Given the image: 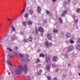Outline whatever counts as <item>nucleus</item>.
Masks as SVG:
<instances>
[{"mask_svg":"<svg viewBox=\"0 0 80 80\" xmlns=\"http://www.w3.org/2000/svg\"><path fill=\"white\" fill-rule=\"evenodd\" d=\"M19 68H16L15 70V72L16 74L17 75H21L22 73V71H24L25 73H27V70L28 68H27V65L25 64L23 67H20V66H19Z\"/></svg>","mask_w":80,"mask_h":80,"instance_id":"obj_1","label":"nucleus"},{"mask_svg":"<svg viewBox=\"0 0 80 80\" xmlns=\"http://www.w3.org/2000/svg\"><path fill=\"white\" fill-rule=\"evenodd\" d=\"M73 48L72 46H70L68 48V49L66 50L67 53H69L70 52H71L73 50Z\"/></svg>","mask_w":80,"mask_h":80,"instance_id":"obj_2","label":"nucleus"},{"mask_svg":"<svg viewBox=\"0 0 80 80\" xmlns=\"http://www.w3.org/2000/svg\"><path fill=\"white\" fill-rule=\"evenodd\" d=\"M47 37L49 40H52V36L50 33H48L47 34Z\"/></svg>","mask_w":80,"mask_h":80,"instance_id":"obj_3","label":"nucleus"},{"mask_svg":"<svg viewBox=\"0 0 80 80\" xmlns=\"http://www.w3.org/2000/svg\"><path fill=\"white\" fill-rule=\"evenodd\" d=\"M17 38V37L15 35H13L11 38V41H14Z\"/></svg>","mask_w":80,"mask_h":80,"instance_id":"obj_4","label":"nucleus"},{"mask_svg":"<svg viewBox=\"0 0 80 80\" xmlns=\"http://www.w3.org/2000/svg\"><path fill=\"white\" fill-rule=\"evenodd\" d=\"M57 59H58V57L57 56H54L52 58V60L53 62H57Z\"/></svg>","mask_w":80,"mask_h":80,"instance_id":"obj_5","label":"nucleus"},{"mask_svg":"<svg viewBox=\"0 0 80 80\" xmlns=\"http://www.w3.org/2000/svg\"><path fill=\"white\" fill-rule=\"evenodd\" d=\"M38 30L39 32H40L41 33H43L44 32V30H43V29L42 28H39L38 29Z\"/></svg>","mask_w":80,"mask_h":80,"instance_id":"obj_6","label":"nucleus"},{"mask_svg":"<svg viewBox=\"0 0 80 80\" xmlns=\"http://www.w3.org/2000/svg\"><path fill=\"white\" fill-rule=\"evenodd\" d=\"M67 10H65L64 12H63V13H62V16L64 17L67 14Z\"/></svg>","mask_w":80,"mask_h":80,"instance_id":"obj_7","label":"nucleus"},{"mask_svg":"<svg viewBox=\"0 0 80 80\" xmlns=\"http://www.w3.org/2000/svg\"><path fill=\"white\" fill-rule=\"evenodd\" d=\"M66 36L68 38L70 37H71V34L69 32H68L66 34Z\"/></svg>","mask_w":80,"mask_h":80,"instance_id":"obj_8","label":"nucleus"},{"mask_svg":"<svg viewBox=\"0 0 80 80\" xmlns=\"http://www.w3.org/2000/svg\"><path fill=\"white\" fill-rule=\"evenodd\" d=\"M32 40L33 38H32V36H30L28 38V40L29 42H32Z\"/></svg>","mask_w":80,"mask_h":80,"instance_id":"obj_9","label":"nucleus"},{"mask_svg":"<svg viewBox=\"0 0 80 80\" xmlns=\"http://www.w3.org/2000/svg\"><path fill=\"white\" fill-rule=\"evenodd\" d=\"M58 21L60 24H62V23H63V22H62V18H59Z\"/></svg>","mask_w":80,"mask_h":80,"instance_id":"obj_10","label":"nucleus"},{"mask_svg":"<svg viewBox=\"0 0 80 80\" xmlns=\"http://www.w3.org/2000/svg\"><path fill=\"white\" fill-rule=\"evenodd\" d=\"M28 24L29 25H32V22L31 21H28Z\"/></svg>","mask_w":80,"mask_h":80,"instance_id":"obj_11","label":"nucleus"},{"mask_svg":"<svg viewBox=\"0 0 80 80\" xmlns=\"http://www.w3.org/2000/svg\"><path fill=\"white\" fill-rule=\"evenodd\" d=\"M38 13H40L41 12V8L39 7H38Z\"/></svg>","mask_w":80,"mask_h":80,"instance_id":"obj_12","label":"nucleus"},{"mask_svg":"<svg viewBox=\"0 0 80 80\" xmlns=\"http://www.w3.org/2000/svg\"><path fill=\"white\" fill-rule=\"evenodd\" d=\"M45 45L46 47H48V46H49L48 42V41L46 42H45Z\"/></svg>","mask_w":80,"mask_h":80,"instance_id":"obj_13","label":"nucleus"},{"mask_svg":"<svg viewBox=\"0 0 80 80\" xmlns=\"http://www.w3.org/2000/svg\"><path fill=\"white\" fill-rule=\"evenodd\" d=\"M19 56H18V58H22V57H23V55H22V54H20V53H19Z\"/></svg>","mask_w":80,"mask_h":80,"instance_id":"obj_14","label":"nucleus"},{"mask_svg":"<svg viewBox=\"0 0 80 80\" xmlns=\"http://www.w3.org/2000/svg\"><path fill=\"white\" fill-rule=\"evenodd\" d=\"M50 65H48L46 67L47 70L49 71V70H50Z\"/></svg>","mask_w":80,"mask_h":80,"instance_id":"obj_15","label":"nucleus"},{"mask_svg":"<svg viewBox=\"0 0 80 80\" xmlns=\"http://www.w3.org/2000/svg\"><path fill=\"white\" fill-rule=\"evenodd\" d=\"M11 30L12 32H14V31H15L16 29L15 28H14V27L12 26L11 27Z\"/></svg>","mask_w":80,"mask_h":80,"instance_id":"obj_16","label":"nucleus"},{"mask_svg":"<svg viewBox=\"0 0 80 80\" xmlns=\"http://www.w3.org/2000/svg\"><path fill=\"white\" fill-rule=\"evenodd\" d=\"M76 48L78 50H80V45L78 44L76 45Z\"/></svg>","mask_w":80,"mask_h":80,"instance_id":"obj_17","label":"nucleus"},{"mask_svg":"<svg viewBox=\"0 0 80 80\" xmlns=\"http://www.w3.org/2000/svg\"><path fill=\"white\" fill-rule=\"evenodd\" d=\"M50 60V58H48L46 59V62H48L49 60Z\"/></svg>","mask_w":80,"mask_h":80,"instance_id":"obj_18","label":"nucleus"},{"mask_svg":"<svg viewBox=\"0 0 80 80\" xmlns=\"http://www.w3.org/2000/svg\"><path fill=\"white\" fill-rule=\"evenodd\" d=\"M76 12H78V13H79L80 12V8H78L76 11Z\"/></svg>","mask_w":80,"mask_h":80,"instance_id":"obj_19","label":"nucleus"},{"mask_svg":"<svg viewBox=\"0 0 80 80\" xmlns=\"http://www.w3.org/2000/svg\"><path fill=\"white\" fill-rule=\"evenodd\" d=\"M23 41L24 42V43H27V42H28V40L26 38L24 39L23 40Z\"/></svg>","mask_w":80,"mask_h":80,"instance_id":"obj_20","label":"nucleus"},{"mask_svg":"<svg viewBox=\"0 0 80 80\" xmlns=\"http://www.w3.org/2000/svg\"><path fill=\"white\" fill-rule=\"evenodd\" d=\"M39 56L40 57H45L44 55L42 54H40Z\"/></svg>","mask_w":80,"mask_h":80,"instance_id":"obj_21","label":"nucleus"},{"mask_svg":"<svg viewBox=\"0 0 80 80\" xmlns=\"http://www.w3.org/2000/svg\"><path fill=\"white\" fill-rule=\"evenodd\" d=\"M24 17H25V18H27V17H28V13L25 14Z\"/></svg>","mask_w":80,"mask_h":80,"instance_id":"obj_22","label":"nucleus"},{"mask_svg":"<svg viewBox=\"0 0 80 80\" xmlns=\"http://www.w3.org/2000/svg\"><path fill=\"white\" fill-rule=\"evenodd\" d=\"M53 32L54 33H57L58 32V31L56 29H53Z\"/></svg>","mask_w":80,"mask_h":80,"instance_id":"obj_23","label":"nucleus"},{"mask_svg":"<svg viewBox=\"0 0 80 80\" xmlns=\"http://www.w3.org/2000/svg\"><path fill=\"white\" fill-rule=\"evenodd\" d=\"M29 12L30 14H31V15H32V14L33 13V11L32 10H30Z\"/></svg>","mask_w":80,"mask_h":80,"instance_id":"obj_24","label":"nucleus"},{"mask_svg":"<svg viewBox=\"0 0 80 80\" xmlns=\"http://www.w3.org/2000/svg\"><path fill=\"white\" fill-rule=\"evenodd\" d=\"M65 57L66 58H68V55L67 54H66L65 56Z\"/></svg>","mask_w":80,"mask_h":80,"instance_id":"obj_25","label":"nucleus"},{"mask_svg":"<svg viewBox=\"0 0 80 80\" xmlns=\"http://www.w3.org/2000/svg\"><path fill=\"white\" fill-rule=\"evenodd\" d=\"M7 49H8V50L9 52H12V50L10 48H7Z\"/></svg>","mask_w":80,"mask_h":80,"instance_id":"obj_26","label":"nucleus"},{"mask_svg":"<svg viewBox=\"0 0 80 80\" xmlns=\"http://www.w3.org/2000/svg\"><path fill=\"white\" fill-rule=\"evenodd\" d=\"M22 24H23V25L24 26H26V25H27L26 24V22H22Z\"/></svg>","mask_w":80,"mask_h":80,"instance_id":"obj_27","label":"nucleus"},{"mask_svg":"<svg viewBox=\"0 0 80 80\" xmlns=\"http://www.w3.org/2000/svg\"><path fill=\"white\" fill-rule=\"evenodd\" d=\"M25 61H26V62H29V61H30V60L27 58H25Z\"/></svg>","mask_w":80,"mask_h":80,"instance_id":"obj_28","label":"nucleus"},{"mask_svg":"<svg viewBox=\"0 0 80 80\" xmlns=\"http://www.w3.org/2000/svg\"><path fill=\"white\" fill-rule=\"evenodd\" d=\"M7 63L8 65H11V66L12 65V64L10 63V61H7Z\"/></svg>","mask_w":80,"mask_h":80,"instance_id":"obj_29","label":"nucleus"},{"mask_svg":"<svg viewBox=\"0 0 80 80\" xmlns=\"http://www.w3.org/2000/svg\"><path fill=\"white\" fill-rule=\"evenodd\" d=\"M47 78L48 80H50V79H51V77L50 76H47Z\"/></svg>","mask_w":80,"mask_h":80,"instance_id":"obj_30","label":"nucleus"},{"mask_svg":"<svg viewBox=\"0 0 80 80\" xmlns=\"http://www.w3.org/2000/svg\"><path fill=\"white\" fill-rule=\"evenodd\" d=\"M78 20L77 19H76L74 20V22L75 23H78Z\"/></svg>","mask_w":80,"mask_h":80,"instance_id":"obj_31","label":"nucleus"},{"mask_svg":"<svg viewBox=\"0 0 80 80\" xmlns=\"http://www.w3.org/2000/svg\"><path fill=\"white\" fill-rule=\"evenodd\" d=\"M70 43H74V42H73V41L72 40H70Z\"/></svg>","mask_w":80,"mask_h":80,"instance_id":"obj_32","label":"nucleus"},{"mask_svg":"<svg viewBox=\"0 0 80 80\" xmlns=\"http://www.w3.org/2000/svg\"><path fill=\"white\" fill-rule=\"evenodd\" d=\"M37 62L39 63V62H40V59H37Z\"/></svg>","mask_w":80,"mask_h":80,"instance_id":"obj_33","label":"nucleus"},{"mask_svg":"<svg viewBox=\"0 0 80 80\" xmlns=\"http://www.w3.org/2000/svg\"><path fill=\"white\" fill-rule=\"evenodd\" d=\"M46 13H47V14L49 15V14H50V12H49V11H48L47 10L46 11Z\"/></svg>","mask_w":80,"mask_h":80,"instance_id":"obj_34","label":"nucleus"},{"mask_svg":"<svg viewBox=\"0 0 80 80\" xmlns=\"http://www.w3.org/2000/svg\"><path fill=\"white\" fill-rule=\"evenodd\" d=\"M58 71H59V69H56V70H55V72H58Z\"/></svg>","mask_w":80,"mask_h":80,"instance_id":"obj_35","label":"nucleus"},{"mask_svg":"<svg viewBox=\"0 0 80 80\" xmlns=\"http://www.w3.org/2000/svg\"><path fill=\"white\" fill-rule=\"evenodd\" d=\"M52 67H56L57 66L55 65V63H53L52 64Z\"/></svg>","mask_w":80,"mask_h":80,"instance_id":"obj_36","label":"nucleus"},{"mask_svg":"<svg viewBox=\"0 0 80 80\" xmlns=\"http://www.w3.org/2000/svg\"><path fill=\"white\" fill-rule=\"evenodd\" d=\"M72 17L73 18V19H75V18L76 16L74 15H72Z\"/></svg>","mask_w":80,"mask_h":80,"instance_id":"obj_37","label":"nucleus"},{"mask_svg":"<svg viewBox=\"0 0 80 80\" xmlns=\"http://www.w3.org/2000/svg\"><path fill=\"white\" fill-rule=\"evenodd\" d=\"M25 12V8H23L22 12V13H23V12Z\"/></svg>","mask_w":80,"mask_h":80,"instance_id":"obj_38","label":"nucleus"},{"mask_svg":"<svg viewBox=\"0 0 80 80\" xmlns=\"http://www.w3.org/2000/svg\"><path fill=\"white\" fill-rule=\"evenodd\" d=\"M26 2H25V3H24V8H26Z\"/></svg>","mask_w":80,"mask_h":80,"instance_id":"obj_39","label":"nucleus"},{"mask_svg":"<svg viewBox=\"0 0 80 80\" xmlns=\"http://www.w3.org/2000/svg\"><path fill=\"white\" fill-rule=\"evenodd\" d=\"M52 42H50L49 44V46H52Z\"/></svg>","mask_w":80,"mask_h":80,"instance_id":"obj_40","label":"nucleus"},{"mask_svg":"<svg viewBox=\"0 0 80 80\" xmlns=\"http://www.w3.org/2000/svg\"><path fill=\"white\" fill-rule=\"evenodd\" d=\"M78 43H80V38L78 39Z\"/></svg>","mask_w":80,"mask_h":80,"instance_id":"obj_41","label":"nucleus"},{"mask_svg":"<svg viewBox=\"0 0 80 80\" xmlns=\"http://www.w3.org/2000/svg\"><path fill=\"white\" fill-rule=\"evenodd\" d=\"M8 20L9 21H11V19H10V18H8Z\"/></svg>","mask_w":80,"mask_h":80,"instance_id":"obj_42","label":"nucleus"},{"mask_svg":"<svg viewBox=\"0 0 80 80\" xmlns=\"http://www.w3.org/2000/svg\"><path fill=\"white\" fill-rule=\"evenodd\" d=\"M39 72H40V73H42V70H39Z\"/></svg>","mask_w":80,"mask_h":80,"instance_id":"obj_43","label":"nucleus"},{"mask_svg":"<svg viewBox=\"0 0 80 80\" xmlns=\"http://www.w3.org/2000/svg\"><path fill=\"white\" fill-rule=\"evenodd\" d=\"M35 32H36V33H38V30H35Z\"/></svg>","mask_w":80,"mask_h":80,"instance_id":"obj_44","label":"nucleus"},{"mask_svg":"<svg viewBox=\"0 0 80 80\" xmlns=\"http://www.w3.org/2000/svg\"><path fill=\"white\" fill-rule=\"evenodd\" d=\"M2 65H3V66H5V64H4V62H2Z\"/></svg>","mask_w":80,"mask_h":80,"instance_id":"obj_45","label":"nucleus"},{"mask_svg":"<svg viewBox=\"0 0 80 80\" xmlns=\"http://www.w3.org/2000/svg\"><path fill=\"white\" fill-rule=\"evenodd\" d=\"M78 68H80V64H79L78 66Z\"/></svg>","mask_w":80,"mask_h":80,"instance_id":"obj_46","label":"nucleus"},{"mask_svg":"<svg viewBox=\"0 0 80 80\" xmlns=\"http://www.w3.org/2000/svg\"><path fill=\"white\" fill-rule=\"evenodd\" d=\"M5 41H6V42H8V38L6 39L5 40Z\"/></svg>","mask_w":80,"mask_h":80,"instance_id":"obj_47","label":"nucleus"},{"mask_svg":"<svg viewBox=\"0 0 80 80\" xmlns=\"http://www.w3.org/2000/svg\"><path fill=\"white\" fill-rule=\"evenodd\" d=\"M28 78H29V79L30 80H31V79H30V76H28Z\"/></svg>","mask_w":80,"mask_h":80,"instance_id":"obj_48","label":"nucleus"},{"mask_svg":"<svg viewBox=\"0 0 80 80\" xmlns=\"http://www.w3.org/2000/svg\"><path fill=\"white\" fill-rule=\"evenodd\" d=\"M53 80H57V78H55L53 79Z\"/></svg>","mask_w":80,"mask_h":80,"instance_id":"obj_49","label":"nucleus"},{"mask_svg":"<svg viewBox=\"0 0 80 80\" xmlns=\"http://www.w3.org/2000/svg\"><path fill=\"white\" fill-rule=\"evenodd\" d=\"M52 1L54 2H55V1H56V0H52Z\"/></svg>","mask_w":80,"mask_h":80,"instance_id":"obj_50","label":"nucleus"},{"mask_svg":"<svg viewBox=\"0 0 80 80\" xmlns=\"http://www.w3.org/2000/svg\"><path fill=\"white\" fill-rule=\"evenodd\" d=\"M3 57H5V54H3Z\"/></svg>","mask_w":80,"mask_h":80,"instance_id":"obj_51","label":"nucleus"},{"mask_svg":"<svg viewBox=\"0 0 80 80\" xmlns=\"http://www.w3.org/2000/svg\"><path fill=\"white\" fill-rule=\"evenodd\" d=\"M26 56V57H28V54H27Z\"/></svg>","mask_w":80,"mask_h":80,"instance_id":"obj_52","label":"nucleus"},{"mask_svg":"<svg viewBox=\"0 0 80 80\" xmlns=\"http://www.w3.org/2000/svg\"><path fill=\"white\" fill-rule=\"evenodd\" d=\"M38 75H40V72H38Z\"/></svg>","mask_w":80,"mask_h":80,"instance_id":"obj_53","label":"nucleus"},{"mask_svg":"<svg viewBox=\"0 0 80 80\" xmlns=\"http://www.w3.org/2000/svg\"><path fill=\"white\" fill-rule=\"evenodd\" d=\"M18 49V48H17V47H16V49Z\"/></svg>","mask_w":80,"mask_h":80,"instance_id":"obj_54","label":"nucleus"},{"mask_svg":"<svg viewBox=\"0 0 80 80\" xmlns=\"http://www.w3.org/2000/svg\"><path fill=\"white\" fill-rule=\"evenodd\" d=\"M9 57H10V58H12V56H10Z\"/></svg>","mask_w":80,"mask_h":80,"instance_id":"obj_55","label":"nucleus"},{"mask_svg":"<svg viewBox=\"0 0 80 80\" xmlns=\"http://www.w3.org/2000/svg\"><path fill=\"white\" fill-rule=\"evenodd\" d=\"M78 75L79 76H80V73H79Z\"/></svg>","mask_w":80,"mask_h":80,"instance_id":"obj_56","label":"nucleus"},{"mask_svg":"<svg viewBox=\"0 0 80 80\" xmlns=\"http://www.w3.org/2000/svg\"><path fill=\"white\" fill-rule=\"evenodd\" d=\"M68 66H70V64H68Z\"/></svg>","mask_w":80,"mask_h":80,"instance_id":"obj_57","label":"nucleus"},{"mask_svg":"<svg viewBox=\"0 0 80 80\" xmlns=\"http://www.w3.org/2000/svg\"><path fill=\"white\" fill-rule=\"evenodd\" d=\"M10 70H11V71H12V69H11V68H10Z\"/></svg>","mask_w":80,"mask_h":80,"instance_id":"obj_58","label":"nucleus"},{"mask_svg":"<svg viewBox=\"0 0 80 80\" xmlns=\"http://www.w3.org/2000/svg\"><path fill=\"white\" fill-rule=\"evenodd\" d=\"M1 23H0V26H1Z\"/></svg>","mask_w":80,"mask_h":80,"instance_id":"obj_59","label":"nucleus"},{"mask_svg":"<svg viewBox=\"0 0 80 80\" xmlns=\"http://www.w3.org/2000/svg\"><path fill=\"white\" fill-rule=\"evenodd\" d=\"M0 42H1V39H0Z\"/></svg>","mask_w":80,"mask_h":80,"instance_id":"obj_60","label":"nucleus"},{"mask_svg":"<svg viewBox=\"0 0 80 80\" xmlns=\"http://www.w3.org/2000/svg\"><path fill=\"white\" fill-rule=\"evenodd\" d=\"M45 21L46 22H47V21L46 20H45Z\"/></svg>","mask_w":80,"mask_h":80,"instance_id":"obj_61","label":"nucleus"},{"mask_svg":"<svg viewBox=\"0 0 80 80\" xmlns=\"http://www.w3.org/2000/svg\"><path fill=\"white\" fill-rule=\"evenodd\" d=\"M69 2H70V0H69Z\"/></svg>","mask_w":80,"mask_h":80,"instance_id":"obj_62","label":"nucleus"}]
</instances>
